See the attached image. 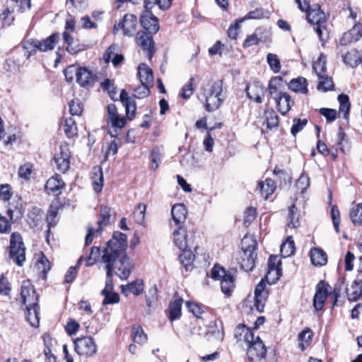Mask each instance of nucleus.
Listing matches in <instances>:
<instances>
[{
  "instance_id": "nucleus-1",
  "label": "nucleus",
  "mask_w": 362,
  "mask_h": 362,
  "mask_svg": "<svg viewBox=\"0 0 362 362\" xmlns=\"http://www.w3.org/2000/svg\"><path fill=\"white\" fill-rule=\"evenodd\" d=\"M127 235L119 231L114 232L112 238L107 243L106 247L103 250L101 257L107 271L105 287L102 290L101 294L112 290V277L114 267L119 272L117 275L121 279H127L130 275L133 265L127 255Z\"/></svg>"
},
{
  "instance_id": "nucleus-2",
  "label": "nucleus",
  "mask_w": 362,
  "mask_h": 362,
  "mask_svg": "<svg viewBox=\"0 0 362 362\" xmlns=\"http://www.w3.org/2000/svg\"><path fill=\"white\" fill-rule=\"evenodd\" d=\"M345 279H339L336 284L333 291L329 292L330 286L324 281H320L316 286V292L313 298V307L317 310H322L325 301L329 295L332 296L334 298L333 306L337 305L338 298L341 296L342 286L344 284Z\"/></svg>"
},
{
  "instance_id": "nucleus-3",
  "label": "nucleus",
  "mask_w": 362,
  "mask_h": 362,
  "mask_svg": "<svg viewBox=\"0 0 362 362\" xmlns=\"http://www.w3.org/2000/svg\"><path fill=\"white\" fill-rule=\"evenodd\" d=\"M222 81H216L202 88V93L205 98V108L207 111H214L221 105L224 100L222 97Z\"/></svg>"
},
{
  "instance_id": "nucleus-4",
  "label": "nucleus",
  "mask_w": 362,
  "mask_h": 362,
  "mask_svg": "<svg viewBox=\"0 0 362 362\" xmlns=\"http://www.w3.org/2000/svg\"><path fill=\"white\" fill-rule=\"evenodd\" d=\"M308 21L313 25H315L316 31L322 45L328 39L329 35L327 28L325 26L326 23V17L325 13L321 10L318 4L313 5L306 13Z\"/></svg>"
},
{
  "instance_id": "nucleus-5",
  "label": "nucleus",
  "mask_w": 362,
  "mask_h": 362,
  "mask_svg": "<svg viewBox=\"0 0 362 362\" xmlns=\"http://www.w3.org/2000/svg\"><path fill=\"white\" fill-rule=\"evenodd\" d=\"M257 246L256 240L252 238L245 236L242 240L243 257L241 262V267L245 272L252 271L255 266Z\"/></svg>"
},
{
  "instance_id": "nucleus-6",
  "label": "nucleus",
  "mask_w": 362,
  "mask_h": 362,
  "mask_svg": "<svg viewBox=\"0 0 362 362\" xmlns=\"http://www.w3.org/2000/svg\"><path fill=\"white\" fill-rule=\"evenodd\" d=\"M211 277L214 280L221 281V288L223 293L230 296L235 288L233 274L230 271L216 264L211 269Z\"/></svg>"
},
{
  "instance_id": "nucleus-7",
  "label": "nucleus",
  "mask_w": 362,
  "mask_h": 362,
  "mask_svg": "<svg viewBox=\"0 0 362 362\" xmlns=\"http://www.w3.org/2000/svg\"><path fill=\"white\" fill-rule=\"evenodd\" d=\"M9 256L18 266H22L25 260V247L23 238L18 233H13L11 235Z\"/></svg>"
},
{
  "instance_id": "nucleus-8",
  "label": "nucleus",
  "mask_w": 362,
  "mask_h": 362,
  "mask_svg": "<svg viewBox=\"0 0 362 362\" xmlns=\"http://www.w3.org/2000/svg\"><path fill=\"white\" fill-rule=\"evenodd\" d=\"M59 33H55L42 40L34 38L28 40L26 43L31 46L33 48V50L30 52L28 57H29L32 53H35L36 50L43 52L52 50L54 48L56 43L59 41Z\"/></svg>"
},
{
  "instance_id": "nucleus-9",
  "label": "nucleus",
  "mask_w": 362,
  "mask_h": 362,
  "mask_svg": "<svg viewBox=\"0 0 362 362\" xmlns=\"http://www.w3.org/2000/svg\"><path fill=\"white\" fill-rule=\"evenodd\" d=\"M74 349L80 356L90 357L97 352V345L91 337H83L74 340Z\"/></svg>"
},
{
  "instance_id": "nucleus-10",
  "label": "nucleus",
  "mask_w": 362,
  "mask_h": 362,
  "mask_svg": "<svg viewBox=\"0 0 362 362\" xmlns=\"http://www.w3.org/2000/svg\"><path fill=\"white\" fill-rule=\"evenodd\" d=\"M247 355L250 361H260L264 358L267 349L262 341L259 337H255L251 341H247Z\"/></svg>"
},
{
  "instance_id": "nucleus-11",
  "label": "nucleus",
  "mask_w": 362,
  "mask_h": 362,
  "mask_svg": "<svg viewBox=\"0 0 362 362\" xmlns=\"http://www.w3.org/2000/svg\"><path fill=\"white\" fill-rule=\"evenodd\" d=\"M136 16L132 13H127L121 22L115 23L112 32L115 34L117 31L122 29L124 35L132 37L136 31Z\"/></svg>"
},
{
  "instance_id": "nucleus-12",
  "label": "nucleus",
  "mask_w": 362,
  "mask_h": 362,
  "mask_svg": "<svg viewBox=\"0 0 362 362\" xmlns=\"http://www.w3.org/2000/svg\"><path fill=\"white\" fill-rule=\"evenodd\" d=\"M21 302L26 306H37L39 301V296L30 280L23 281L21 290Z\"/></svg>"
},
{
  "instance_id": "nucleus-13",
  "label": "nucleus",
  "mask_w": 362,
  "mask_h": 362,
  "mask_svg": "<svg viewBox=\"0 0 362 362\" xmlns=\"http://www.w3.org/2000/svg\"><path fill=\"white\" fill-rule=\"evenodd\" d=\"M71 152L67 144H61L59 152H57L54 156V161L57 165V170L64 173L70 166Z\"/></svg>"
},
{
  "instance_id": "nucleus-14",
  "label": "nucleus",
  "mask_w": 362,
  "mask_h": 362,
  "mask_svg": "<svg viewBox=\"0 0 362 362\" xmlns=\"http://www.w3.org/2000/svg\"><path fill=\"white\" fill-rule=\"evenodd\" d=\"M152 35L148 32L139 31L136 37L137 44L146 52L149 60L152 59L156 52Z\"/></svg>"
},
{
  "instance_id": "nucleus-15",
  "label": "nucleus",
  "mask_w": 362,
  "mask_h": 362,
  "mask_svg": "<svg viewBox=\"0 0 362 362\" xmlns=\"http://www.w3.org/2000/svg\"><path fill=\"white\" fill-rule=\"evenodd\" d=\"M76 82L83 88L93 86L97 81V76L86 67H78L76 71Z\"/></svg>"
},
{
  "instance_id": "nucleus-16",
  "label": "nucleus",
  "mask_w": 362,
  "mask_h": 362,
  "mask_svg": "<svg viewBox=\"0 0 362 362\" xmlns=\"http://www.w3.org/2000/svg\"><path fill=\"white\" fill-rule=\"evenodd\" d=\"M140 23L151 35L156 34L159 30L158 19L153 15L151 11H144L141 14Z\"/></svg>"
},
{
  "instance_id": "nucleus-17",
  "label": "nucleus",
  "mask_w": 362,
  "mask_h": 362,
  "mask_svg": "<svg viewBox=\"0 0 362 362\" xmlns=\"http://www.w3.org/2000/svg\"><path fill=\"white\" fill-rule=\"evenodd\" d=\"M247 97L257 103H262L265 90L262 83L259 81L250 82L245 88Z\"/></svg>"
},
{
  "instance_id": "nucleus-18",
  "label": "nucleus",
  "mask_w": 362,
  "mask_h": 362,
  "mask_svg": "<svg viewBox=\"0 0 362 362\" xmlns=\"http://www.w3.org/2000/svg\"><path fill=\"white\" fill-rule=\"evenodd\" d=\"M266 284L262 280L255 289L254 306L257 312L262 313L268 298V292L265 291Z\"/></svg>"
},
{
  "instance_id": "nucleus-19",
  "label": "nucleus",
  "mask_w": 362,
  "mask_h": 362,
  "mask_svg": "<svg viewBox=\"0 0 362 362\" xmlns=\"http://www.w3.org/2000/svg\"><path fill=\"white\" fill-rule=\"evenodd\" d=\"M362 37V25L356 23L349 31L344 33L339 40V46H346L357 42Z\"/></svg>"
},
{
  "instance_id": "nucleus-20",
  "label": "nucleus",
  "mask_w": 362,
  "mask_h": 362,
  "mask_svg": "<svg viewBox=\"0 0 362 362\" xmlns=\"http://www.w3.org/2000/svg\"><path fill=\"white\" fill-rule=\"evenodd\" d=\"M274 99L276 103L278 110L282 115H286L293 105V100L286 93L279 92L278 95L274 97Z\"/></svg>"
},
{
  "instance_id": "nucleus-21",
  "label": "nucleus",
  "mask_w": 362,
  "mask_h": 362,
  "mask_svg": "<svg viewBox=\"0 0 362 362\" xmlns=\"http://www.w3.org/2000/svg\"><path fill=\"white\" fill-rule=\"evenodd\" d=\"M171 215L175 224L182 226L185 222L187 215V210L185 204L182 203L174 204L171 209Z\"/></svg>"
},
{
  "instance_id": "nucleus-22",
  "label": "nucleus",
  "mask_w": 362,
  "mask_h": 362,
  "mask_svg": "<svg viewBox=\"0 0 362 362\" xmlns=\"http://www.w3.org/2000/svg\"><path fill=\"white\" fill-rule=\"evenodd\" d=\"M64 182L59 176L56 175L51 177L45 185V189L47 193H52L56 196L61 193V189L64 187Z\"/></svg>"
},
{
  "instance_id": "nucleus-23",
  "label": "nucleus",
  "mask_w": 362,
  "mask_h": 362,
  "mask_svg": "<svg viewBox=\"0 0 362 362\" xmlns=\"http://www.w3.org/2000/svg\"><path fill=\"white\" fill-rule=\"evenodd\" d=\"M234 336L238 341H251L254 339L253 332L244 325H238L234 330Z\"/></svg>"
},
{
  "instance_id": "nucleus-24",
  "label": "nucleus",
  "mask_w": 362,
  "mask_h": 362,
  "mask_svg": "<svg viewBox=\"0 0 362 362\" xmlns=\"http://www.w3.org/2000/svg\"><path fill=\"white\" fill-rule=\"evenodd\" d=\"M346 293L349 301H357L362 296V280L355 279L346 288Z\"/></svg>"
},
{
  "instance_id": "nucleus-25",
  "label": "nucleus",
  "mask_w": 362,
  "mask_h": 362,
  "mask_svg": "<svg viewBox=\"0 0 362 362\" xmlns=\"http://www.w3.org/2000/svg\"><path fill=\"white\" fill-rule=\"evenodd\" d=\"M264 122L268 129L276 128L279 124V116L272 108H266L263 115Z\"/></svg>"
},
{
  "instance_id": "nucleus-26",
  "label": "nucleus",
  "mask_w": 362,
  "mask_h": 362,
  "mask_svg": "<svg viewBox=\"0 0 362 362\" xmlns=\"http://www.w3.org/2000/svg\"><path fill=\"white\" fill-rule=\"evenodd\" d=\"M173 241L175 245L180 249L184 250L189 246L187 238L186 230L182 226H178V229L173 232Z\"/></svg>"
},
{
  "instance_id": "nucleus-27",
  "label": "nucleus",
  "mask_w": 362,
  "mask_h": 362,
  "mask_svg": "<svg viewBox=\"0 0 362 362\" xmlns=\"http://www.w3.org/2000/svg\"><path fill=\"white\" fill-rule=\"evenodd\" d=\"M138 74L141 83L152 86L153 74L151 69L146 64H141L138 67Z\"/></svg>"
},
{
  "instance_id": "nucleus-28",
  "label": "nucleus",
  "mask_w": 362,
  "mask_h": 362,
  "mask_svg": "<svg viewBox=\"0 0 362 362\" xmlns=\"http://www.w3.org/2000/svg\"><path fill=\"white\" fill-rule=\"evenodd\" d=\"M288 88L296 93L307 94L308 92L307 80L303 77L292 79L288 84Z\"/></svg>"
},
{
  "instance_id": "nucleus-29",
  "label": "nucleus",
  "mask_w": 362,
  "mask_h": 362,
  "mask_svg": "<svg viewBox=\"0 0 362 362\" xmlns=\"http://www.w3.org/2000/svg\"><path fill=\"white\" fill-rule=\"evenodd\" d=\"M300 213L295 204L288 208L287 217V226L292 228H297L300 226Z\"/></svg>"
},
{
  "instance_id": "nucleus-30",
  "label": "nucleus",
  "mask_w": 362,
  "mask_h": 362,
  "mask_svg": "<svg viewBox=\"0 0 362 362\" xmlns=\"http://www.w3.org/2000/svg\"><path fill=\"white\" fill-rule=\"evenodd\" d=\"M338 52L341 53V58L344 64L349 65L351 67L358 66L357 60H358V52L356 49H351L346 53L340 49L339 46L337 47Z\"/></svg>"
},
{
  "instance_id": "nucleus-31",
  "label": "nucleus",
  "mask_w": 362,
  "mask_h": 362,
  "mask_svg": "<svg viewBox=\"0 0 362 362\" xmlns=\"http://www.w3.org/2000/svg\"><path fill=\"white\" fill-rule=\"evenodd\" d=\"M39 310V305L37 306H26V319L29 324L33 327H38L40 323Z\"/></svg>"
},
{
  "instance_id": "nucleus-32",
  "label": "nucleus",
  "mask_w": 362,
  "mask_h": 362,
  "mask_svg": "<svg viewBox=\"0 0 362 362\" xmlns=\"http://www.w3.org/2000/svg\"><path fill=\"white\" fill-rule=\"evenodd\" d=\"M43 211L37 208L33 207L28 214V221L31 228L38 226L42 222Z\"/></svg>"
},
{
  "instance_id": "nucleus-33",
  "label": "nucleus",
  "mask_w": 362,
  "mask_h": 362,
  "mask_svg": "<svg viewBox=\"0 0 362 362\" xmlns=\"http://www.w3.org/2000/svg\"><path fill=\"white\" fill-rule=\"evenodd\" d=\"M310 259L315 266L325 265L327 262L326 253L320 248H313L310 250Z\"/></svg>"
},
{
  "instance_id": "nucleus-34",
  "label": "nucleus",
  "mask_w": 362,
  "mask_h": 362,
  "mask_svg": "<svg viewBox=\"0 0 362 362\" xmlns=\"http://www.w3.org/2000/svg\"><path fill=\"white\" fill-rule=\"evenodd\" d=\"M122 292L128 295L127 292L132 293L136 296H139L144 291V284L142 280H136L127 285L122 286Z\"/></svg>"
},
{
  "instance_id": "nucleus-35",
  "label": "nucleus",
  "mask_w": 362,
  "mask_h": 362,
  "mask_svg": "<svg viewBox=\"0 0 362 362\" xmlns=\"http://www.w3.org/2000/svg\"><path fill=\"white\" fill-rule=\"evenodd\" d=\"M258 187L262 195L267 199L269 196L274 192L276 185L273 180L266 179L265 181L259 182Z\"/></svg>"
},
{
  "instance_id": "nucleus-36",
  "label": "nucleus",
  "mask_w": 362,
  "mask_h": 362,
  "mask_svg": "<svg viewBox=\"0 0 362 362\" xmlns=\"http://www.w3.org/2000/svg\"><path fill=\"white\" fill-rule=\"evenodd\" d=\"M100 219L98 221V228L96 233H101L103 228L110 224V208L107 206H101L100 211Z\"/></svg>"
},
{
  "instance_id": "nucleus-37",
  "label": "nucleus",
  "mask_w": 362,
  "mask_h": 362,
  "mask_svg": "<svg viewBox=\"0 0 362 362\" xmlns=\"http://www.w3.org/2000/svg\"><path fill=\"white\" fill-rule=\"evenodd\" d=\"M93 185L95 192L98 193L102 191L103 186V174L101 168L95 167L93 168Z\"/></svg>"
},
{
  "instance_id": "nucleus-38",
  "label": "nucleus",
  "mask_w": 362,
  "mask_h": 362,
  "mask_svg": "<svg viewBox=\"0 0 362 362\" xmlns=\"http://www.w3.org/2000/svg\"><path fill=\"white\" fill-rule=\"evenodd\" d=\"M62 35L64 42L67 45L66 50L70 54H75L81 50L80 45L74 40L69 32L64 31Z\"/></svg>"
},
{
  "instance_id": "nucleus-39",
  "label": "nucleus",
  "mask_w": 362,
  "mask_h": 362,
  "mask_svg": "<svg viewBox=\"0 0 362 362\" xmlns=\"http://www.w3.org/2000/svg\"><path fill=\"white\" fill-rule=\"evenodd\" d=\"M182 298L175 299L169 305V319L171 321L180 318L181 316Z\"/></svg>"
},
{
  "instance_id": "nucleus-40",
  "label": "nucleus",
  "mask_w": 362,
  "mask_h": 362,
  "mask_svg": "<svg viewBox=\"0 0 362 362\" xmlns=\"http://www.w3.org/2000/svg\"><path fill=\"white\" fill-rule=\"evenodd\" d=\"M319 83L317 86V88L320 91L327 92L329 90H334V85L332 77L324 74L317 76Z\"/></svg>"
},
{
  "instance_id": "nucleus-41",
  "label": "nucleus",
  "mask_w": 362,
  "mask_h": 362,
  "mask_svg": "<svg viewBox=\"0 0 362 362\" xmlns=\"http://www.w3.org/2000/svg\"><path fill=\"white\" fill-rule=\"evenodd\" d=\"M337 99L339 103V112H342L344 114V118L347 119L351 107L349 98L346 94H340L338 95Z\"/></svg>"
},
{
  "instance_id": "nucleus-42",
  "label": "nucleus",
  "mask_w": 362,
  "mask_h": 362,
  "mask_svg": "<svg viewBox=\"0 0 362 362\" xmlns=\"http://www.w3.org/2000/svg\"><path fill=\"white\" fill-rule=\"evenodd\" d=\"M182 252L179 255V260L180 263L185 267L186 270H188V267H191L195 255L190 250V249L181 250Z\"/></svg>"
},
{
  "instance_id": "nucleus-43",
  "label": "nucleus",
  "mask_w": 362,
  "mask_h": 362,
  "mask_svg": "<svg viewBox=\"0 0 362 362\" xmlns=\"http://www.w3.org/2000/svg\"><path fill=\"white\" fill-rule=\"evenodd\" d=\"M64 132L68 138H72L77 134L78 129L75 120L72 117L66 118L64 124Z\"/></svg>"
},
{
  "instance_id": "nucleus-44",
  "label": "nucleus",
  "mask_w": 362,
  "mask_h": 362,
  "mask_svg": "<svg viewBox=\"0 0 362 362\" xmlns=\"http://www.w3.org/2000/svg\"><path fill=\"white\" fill-rule=\"evenodd\" d=\"M295 243L292 236H288L286 240L281 245L282 257H286L292 255L295 252Z\"/></svg>"
},
{
  "instance_id": "nucleus-45",
  "label": "nucleus",
  "mask_w": 362,
  "mask_h": 362,
  "mask_svg": "<svg viewBox=\"0 0 362 362\" xmlns=\"http://www.w3.org/2000/svg\"><path fill=\"white\" fill-rule=\"evenodd\" d=\"M268 275L275 273L279 279L281 269L279 268L281 262L276 255H271L268 259Z\"/></svg>"
},
{
  "instance_id": "nucleus-46",
  "label": "nucleus",
  "mask_w": 362,
  "mask_h": 362,
  "mask_svg": "<svg viewBox=\"0 0 362 362\" xmlns=\"http://www.w3.org/2000/svg\"><path fill=\"white\" fill-rule=\"evenodd\" d=\"M313 69L317 76L325 74L327 70L325 55L320 54L317 60L313 62Z\"/></svg>"
},
{
  "instance_id": "nucleus-47",
  "label": "nucleus",
  "mask_w": 362,
  "mask_h": 362,
  "mask_svg": "<svg viewBox=\"0 0 362 362\" xmlns=\"http://www.w3.org/2000/svg\"><path fill=\"white\" fill-rule=\"evenodd\" d=\"M283 82V78L281 76H275L269 82L268 90L270 95L274 98V96L278 95L279 90L281 88Z\"/></svg>"
},
{
  "instance_id": "nucleus-48",
  "label": "nucleus",
  "mask_w": 362,
  "mask_h": 362,
  "mask_svg": "<svg viewBox=\"0 0 362 362\" xmlns=\"http://www.w3.org/2000/svg\"><path fill=\"white\" fill-rule=\"evenodd\" d=\"M59 211L58 202H52L48 210L47 215V221L48 223L49 228L54 226L57 224L56 218Z\"/></svg>"
},
{
  "instance_id": "nucleus-49",
  "label": "nucleus",
  "mask_w": 362,
  "mask_h": 362,
  "mask_svg": "<svg viewBox=\"0 0 362 362\" xmlns=\"http://www.w3.org/2000/svg\"><path fill=\"white\" fill-rule=\"evenodd\" d=\"M132 337L135 343L144 344L147 341V336L140 326H134L132 329Z\"/></svg>"
},
{
  "instance_id": "nucleus-50",
  "label": "nucleus",
  "mask_w": 362,
  "mask_h": 362,
  "mask_svg": "<svg viewBox=\"0 0 362 362\" xmlns=\"http://www.w3.org/2000/svg\"><path fill=\"white\" fill-rule=\"evenodd\" d=\"M350 218L354 225H362V204H358L351 208Z\"/></svg>"
},
{
  "instance_id": "nucleus-51",
  "label": "nucleus",
  "mask_w": 362,
  "mask_h": 362,
  "mask_svg": "<svg viewBox=\"0 0 362 362\" xmlns=\"http://www.w3.org/2000/svg\"><path fill=\"white\" fill-rule=\"evenodd\" d=\"M146 206L144 204H139L133 214V218L135 222L139 225L144 224L145 221Z\"/></svg>"
},
{
  "instance_id": "nucleus-52",
  "label": "nucleus",
  "mask_w": 362,
  "mask_h": 362,
  "mask_svg": "<svg viewBox=\"0 0 362 362\" xmlns=\"http://www.w3.org/2000/svg\"><path fill=\"white\" fill-rule=\"evenodd\" d=\"M267 62L270 69L274 73H279L281 70V63L276 54L269 53L267 56Z\"/></svg>"
},
{
  "instance_id": "nucleus-53",
  "label": "nucleus",
  "mask_w": 362,
  "mask_h": 362,
  "mask_svg": "<svg viewBox=\"0 0 362 362\" xmlns=\"http://www.w3.org/2000/svg\"><path fill=\"white\" fill-rule=\"evenodd\" d=\"M208 332L211 333L216 339L223 340V329L222 322H219V324H218L217 322H214V325L209 327Z\"/></svg>"
},
{
  "instance_id": "nucleus-54",
  "label": "nucleus",
  "mask_w": 362,
  "mask_h": 362,
  "mask_svg": "<svg viewBox=\"0 0 362 362\" xmlns=\"http://www.w3.org/2000/svg\"><path fill=\"white\" fill-rule=\"evenodd\" d=\"M37 267V269L43 274L44 278H45L47 273L50 269V262L44 254H42L40 258L38 259Z\"/></svg>"
},
{
  "instance_id": "nucleus-55",
  "label": "nucleus",
  "mask_w": 362,
  "mask_h": 362,
  "mask_svg": "<svg viewBox=\"0 0 362 362\" xmlns=\"http://www.w3.org/2000/svg\"><path fill=\"white\" fill-rule=\"evenodd\" d=\"M110 121L112 124V127L115 128V134H112L111 132H110V134L112 137H116L117 134V129H121L125 126L126 124V119L124 117H120L119 115L110 119Z\"/></svg>"
},
{
  "instance_id": "nucleus-56",
  "label": "nucleus",
  "mask_w": 362,
  "mask_h": 362,
  "mask_svg": "<svg viewBox=\"0 0 362 362\" xmlns=\"http://www.w3.org/2000/svg\"><path fill=\"white\" fill-rule=\"evenodd\" d=\"M313 337V332L309 328H305L298 334V340L301 341L300 346L301 350L305 349L304 343L308 345Z\"/></svg>"
},
{
  "instance_id": "nucleus-57",
  "label": "nucleus",
  "mask_w": 362,
  "mask_h": 362,
  "mask_svg": "<svg viewBox=\"0 0 362 362\" xmlns=\"http://www.w3.org/2000/svg\"><path fill=\"white\" fill-rule=\"evenodd\" d=\"M100 248L98 247H92L90 254L86 259L87 267L93 265L100 257Z\"/></svg>"
},
{
  "instance_id": "nucleus-58",
  "label": "nucleus",
  "mask_w": 362,
  "mask_h": 362,
  "mask_svg": "<svg viewBox=\"0 0 362 362\" xmlns=\"http://www.w3.org/2000/svg\"><path fill=\"white\" fill-rule=\"evenodd\" d=\"M161 158L162 153L160 151L159 148H153L151 154V160L152 163L151 168L153 170H156L158 168L159 163L161 162Z\"/></svg>"
},
{
  "instance_id": "nucleus-59",
  "label": "nucleus",
  "mask_w": 362,
  "mask_h": 362,
  "mask_svg": "<svg viewBox=\"0 0 362 362\" xmlns=\"http://www.w3.org/2000/svg\"><path fill=\"white\" fill-rule=\"evenodd\" d=\"M149 84H142L134 89V97L141 99L147 97L149 95Z\"/></svg>"
},
{
  "instance_id": "nucleus-60",
  "label": "nucleus",
  "mask_w": 362,
  "mask_h": 362,
  "mask_svg": "<svg viewBox=\"0 0 362 362\" xmlns=\"http://www.w3.org/2000/svg\"><path fill=\"white\" fill-rule=\"evenodd\" d=\"M307 123L308 120L306 119H294L293 124L291 129V134L293 136H296L299 132H300L304 128Z\"/></svg>"
},
{
  "instance_id": "nucleus-61",
  "label": "nucleus",
  "mask_w": 362,
  "mask_h": 362,
  "mask_svg": "<svg viewBox=\"0 0 362 362\" xmlns=\"http://www.w3.org/2000/svg\"><path fill=\"white\" fill-rule=\"evenodd\" d=\"M319 112L326 118L328 122H332L337 118V111L334 109L322 107L320 109Z\"/></svg>"
},
{
  "instance_id": "nucleus-62",
  "label": "nucleus",
  "mask_w": 362,
  "mask_h": 362,
  "mask_svg": "<svg viewBox=\"0 0 362 362\" xmlns=\"http://www.w3.org/2000/svg\"><path fill=\"white\" fill-rule=\"evenodd\" d=\"M69 111L71 115L79 116L82 111L83 107L79 100H74L69 104Z\"/></svg>"
},
{
  "instance_id": "nucleus-63",
  "label": "nucleus",
  "mask_w": 362,
  "mask_h": 362,
  "mask_svg": "<svg viewBox=\"0 0 362 362\" xmlns=\"http://www.w3.org/2000/svg\"><path fill=\"white\" fill-rule=\"evenodd\" d=\"M102 295L105 296L103 302V305L117 303L119 300V296L117 293L108 291L107 293Z\"/></svg>"
},
{
  "instance_id": "nucleus-64",
  "label": "nucleus",
  "mask_w": 362,
  "mask_h": 362,
  "mask_svg": "<svg viewBox=\"0 0 362 362\" xmlns=\"http://www.w3.org/2000/svg\"><path fill=\"white\" fill-rule=\"evenodd\" d=\"M257 216L256 209L254 207H249L245 211L244 216V223L246 226H248L251 223L252 221L255 219Z\"/></svg>"
}]
</instances>
